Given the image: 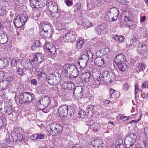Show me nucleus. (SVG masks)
<instances>
[{
    "label": "nucleus",
    "instance_id": "nucleus-40",
    "mask_svg": "<svg viewBox=\"0 0 148 148\" xmlns=\"http://www.w3.org/2000/svg\"><path fill=\"white\" fill-rule=\"evenodd\" d=\"M65 84H66V87L69 90H74L76 87L74 84L71 83H66Z\"/></svg>",
    "mask_w": 148,
    "mask_h": 148
},
{
    "label": "nucleus",
    "instance_id": "nucleus-41",
    "mask_svg": "<svg viewBox=\"0 0 148 148\" xmlns=\"http://www.w3.org/2000/svg\"><path fill=\"white\" fill-rule=\"evenodd\" d=\"M35 137V139H42L44 137V135L43 134H36L34 135Z\"/></svg>",
    "mask_w": 148,
    "mask_h": 148
},
{
    "label": "nucleus",
    "instance_id": "nucleus-14",
    "mask_svg": "<svg viewBox=\"0 0 148 148\" xmlns=\"http://www.w3.org/2000/svg\"><path fill=\"white\" fill-rule=\"evenodd\" d=\"M107 25L105 24L101 23L95 27L96 32L97 34L100 35L106 33L107 29Z\"/></svg>",
    "mask_w": 148,
    "mask_h": 148
},
{
    "label": "nucleus",
    "instance_id": "nucleus-11",
    "mask_svg": "<svg viewBox=\"0 0 148 148\" xmlns=\"http://www.w3.org/2000/svg\"><path fill=\"white\" fill-rule=\"evenodd\" d=\"M119 10H116V11H110L107 12V15L106 16V20L109 22H112L117 20L119 13Z\"/></svg>",
    "mask_w": 148,
    "mask_h": 148
},
{
    "label": "nucleus",
    "instance_id": "nucleus-59",
    "mask_svg": "<svg viewBox=\"0 0 148 148\" xmlns=\"http://www.w3.org/2000/svg\"><path fill=\"white\" fill-rule=\"evenodd\" d=\"M5 66L4 62L2 60H0V69H2Z\"/></svg>",
    "mask_w": 148,
    "mask_h": 148
},
{
    "label": "nucleus",
    "instance_id": "nucleus-27",
    "mask_svg": "<svg viewBox=\"0 0 148 148\" xmlns=\"http://www.w3.org/2000/svg\"><path fill=\"white\" fill-rule=\"evenodd\" d=\"M122 10L121 13L122 14V16L123 15L124 16L125 18H131L133 16V15L132 12L128 11H126V10Z\"/></svg>",
    "mask_w": 148,
    "mask_h": 148
},
{
    "label": "nucleus",
    "instance_id": "nucleus-16",
    "mask_svg": "<svg viewBox=\"0 0 148 148\" xmlns=\"http://www.w3.org/2000/svg\"><path fill=\"white\" fill-rule=\"evenodd\" d=\"M44 56L43 55L40 53H37L34 56L33 58L31 59L32 62H37L39 63H41L43 60Z\"/></svg>",
    "mask_w": 148,
    "mask_h": 148
},
{
    "label": "nucleus",
    "instance_id": "nucleus-48",
    "mask_svg": "<svg viewBox=\"0 0 148 148\" xmlns=\"http://www.w3.org/2000/svg\"><path fill=\"white\" fill-rule=\"evenodd\" d=\"M109 75H110V79L112 80L111 81V83L115 80V79H114V76H115L114 74L112 72H110L109 73Z\"/></svg>",
    "mask_w": 148,
    "mask_h": 148
},
{
    "label": "nucleus",
    "instance_id": "nucleus-17",
    "mask_svg": "<svg viewBox=\"0 0 148 148\" xmlns=\"http://www.w3.org/2000/svg\"><path fill=\"white\" fill-rule=\"evenodd\" d=\"M73 95L75 97L81 98L83 96L82 88V86H77L73 90Z\"/></svg>",
    "mask_w": 148,
    "mask_h": 148
},
{
    "label": "nucleus",
    "instance_id": "nucleus-43",
    "mask_svg": "<svg viewBox=\"0 0 148 148\" xmlns=\"http://www.w3.org/2000/svg\"><path fill=\"white\" fill-rule=\"evenodd\" d=\"M20 17H21V19H22V21L23 23V24L24 25L25 23L27 21L28 19V16L27 15L24 16L23 15H20Z\"/></svg>",
    "mask_w": 148,
    "mask_h": 148
},
{
    "label": "nucleus",
    "instance_id": "nucleus-19",
    "mask_svg": "<svg viewBox=\"0 0 148 148\" xmlns=\"http://www.w3.org/2000/svg\"><path fill=\"white\" fill-rule=\"evenodd\" d=\"M81 77L83 81L85 82H88L90 78H92L90 71L88 70L86 72L82 73L81 75Z\"/></svg>",
    "mask_w": 148,
    "mask_h": 148
},
{
    "label": "nucleus",
    "instance_id": "nucleus-3",
    "mask_svg": "<svg viewBox=\"0 0 148 148\" xmlns=\"http://www.w3.org/2000/svg\"><path fill=\"white\" fill-rule=\"evenodd\" d=\"M63 127L60 124L52 123L48 125L46 127V130L48 133L51 135H57L61 132Z\"/></svg>",
    "mask_w": 148,
    "mask_h": 148
},
{
    "label": "nucleus",
    "instance_id": "nucleus-1",
    "mask_svg": "<svg viewBox=\"0 0 148 148\" xmlns=\"http://www.w3.org/2000/svg\"><path fill=\"white\" fill-rule=\"evenodd\" d=\"M75 113L73 107L64 105L59 108L58 113V114L61 117H66L68 115L71 118L74 116Z\"/></svg>",
    "mask_w": 148,
    "mask_h": 148
},
{
    "label": "nucleus",
    "instance_id": "nucleus-8",
    "mask_svg": "<svg viewBox=\"0 0 148 148\" xmlns=\"http://www.w3.org/2000/svg\"><path fill=\"white\" fill-rule=\"evenodd\" d=\"M136 135L134 134H131L127 135L125 138L124 143L127 148L132 147L136 142Z\"/></svg>",
    "mask_w": 148,
    "mask_h": 148
},
{
    "label": "nucleus",
    "instance_id": "nucleus-10",
    "mask_svg": "<svg viewBox=\"0 0 148 148\" xmlns=\"http://www.w3.org/2000/svg\"><path fill=\"white\" fill-rule=\"evenodd\" d=\"M13 78V76H10L1 81L0 82V90H4L10 88L12 84L11 82Z\"/></svg>",
    "mask_w": 148,
    "mask_h": 148
},
{
    "label": "nucleus",
    "instance_id": "nucleus-15",
    "mask_svg": "<svg viewBox=\"0 0 148 148\" xmlns=\"http://www.w3.org/2000/svg\"><path fill=\"white\" fill-rule=\"evenodd\" d=\"M60 79L59 76L52 75L49 77L47 79L48 84L51 85H55L60 82Z\"/></svg>",
    "mask_w": 148,
    "mask_h": 148
},
{
    "label": "nucleus",
    "instance_id": "nucleus-5",
    "mask_svg": "<svg viewBox=\"0 0 148 148\" xmlns=\"http://www.w3.org/2000/svg\"><path fill=\"white\" fill-rule=\"evenodd\" d=\"M76 38V35L75 32L70 31L66 33V31H64L62 34L60 36V40L62 42L64 41L72 42L74 41Z\"/></svg>",
    "mask_w": 148,
    "mask_h": 148
},
{
    "label": "nucleus",
    "instance_id": "nucleus-44",
    "mask_svg": "<svg viewBox=\"0 0 148 148\" xmlns=\"http://www.w3.org/2000/svg\"><path fill=\"white\" fill-rule=\"evenodd\" d=\"M139 86L136 84L135 85L134 93L136 95L139 92H141L143 90L139 88ZM136 96V95H135Z\"/></svg>",
    "mask_w": 148,
    "mask_h": 148
},
{
    "label": "nucleus",
    "instance_id": "nucleus-47",
    "mask_svg": "<svg viewBox=\"0 0 148 148\" xmlns=\"http://www.w3.org/2000/svg\"><path fill=\"white\" fill-rule=\"evenodd\" d=\"M48 51L49 52L51 55H54L56 51L55 47L53 46L52 47L51 49H49V51Z\"/></svg>",
    "mask_w": 148,
    "mask_h": 148
},
{
    "label": "nucleus",
    "instance_id": "nucleus-60",
    "mask_svg": "<svg viewBox=\"0 0 148 148\" xmlns=\"http://www.w3.org/2000/svg\"><path fill=\"white\" fill-rule=\"evenodd\" d=\"M71 148H81L80 145L78 143L74 145Z\"/></svg>",
    "mask_w": 148,
    "mask_h": 148
},
{
    "label": "nucleus",
    "instance_id": "nucleus-7",
    "mask_svg": "<svg viewBox=\"0 0 148 148\" xmlns=\"http://www.w3.org/2000/svg\"><path fill=\"white\" fill-rule=\"evenodd\" d=\"M50 99L48 97H43L39 101L40 105L39 109L45 113L48 112L50 111L49 108L47 109V106L50 103Z\"/></svg>",
    "mask_w": 148,
    "mask_h": 148
},
{
    "label": "nucleus",
    "instance_id": "nucleus-45",
    "mask_svg": "<svg viewBox=\"0 0 148 148\" xmlns=\"http://www.w3.org/2000/svg\"><path fill=\"white\" fill-rule=\"evenodd\" d=\"M37 75L38 77V79H40L41 78L45 76V74L44 72H42L41 71H37Z\"/></svg>",
    "mask_w": 148,
    "mask_h": 148
},
{
    "label": "nucleus",
    "instance_id": "nucleus-28",
    "mask_svg": "<svg viewBox=\"0 0 148 148\" xmlns=\"http://www.w3.org/2000/svg\"><path fill=\"white\" fill-rule=\"evenodd\" d=\"M123 23L124 24L126 25L127 26H131L132 25V21L131 18H123Z\"/></svg>",
    "mask_w": 148,
    "mask_h": 148
},
{
    "label": "nucleus",
    "instance_id": "nucleus-62",
    "mask_svg": "<svg viewBox=\"0 0 148 148\" xmlns=\"http://www.w3.org/2000/svg\"><path fill=\"white\" fill-rule=\"evenodd\" d=\"M105 57H103V58H102L104 61H106V62H108L109 59V57L107 55H105Z\"/></svg>",
    "mask_w": 148,
    "mask_h": 148
},
{
    "label": "nucleus",
    "instance_id": "nucleus-49",
    "mask_svg": "<svg viewBox=\"0 0 148 148\" xmlns=\"http://www.w3.org/2000/svg\"><path fill=\"white\" fill-rule=\"evenodd\" d=\"M93 108L94 106L93 105H89L87 106L86 110L89 112V111H91L93 109Z\"/></svg>",
    "mask_w": 148,
    "mask_h": 148
},
{
    "label": "nucleus",
    "instance_id": "nucleus-55",
    "mask_svg": "<svg viewBox=\"0 0 148 148\" xmlns=\"http://www.w3.org/2000/svg\"><path fill=\"white\" fill-rule=\"evenodd\" d=\"M123 142L122 140H119L118 141H117L116 143V144L120 146L121 145H123Z\"/></svg>",
    "mask_w": 148,
    "mask_h": 148
},
{
    "label": "nucleus",
    "instance_id": "nucleus-54",
    "mask_svg": "<svg viewBox=\"0 0 148 148\" xmlns=\"http://www.w3.org/2000/svg\"><path fill=\"white\" fill-rule=\"evenodd\" d=\"M103 136L106 139H108L110 137V134L109 132H105L103 134Z\"/></svg>",
    "mask_w": 148,
    "mask_h": 148
},
{
    "label": "nucleus",
    "instance_id": "nucleus-63",
    "mask_svg": "<svg viewBox=\"0 0 148 148\" xmlns=\"http://www.w3.org/2000/svg\"><path fill=\"white\" fill-rule=\"evenodd\" d=\"M3 122L2 120L0 119V130H1V129L3 128Z\"/></svg>",
    "mask_w": 148,
    "mask_h": 148
},
{
    "label": "nucleus",
    "instance_id": "nucleus-32",
    "mask_svg": "<svg viewBox=\"0 0 148 148\" xmlns=\"http://www.w3.org/2000/svg\"><path fill=\"white\" fill-rule=\"evenodd\" d=\"M84 41L82 40V38H80L78 39L76 42L77 47L78 49L81 48L84 44Z\"/></svg>",
    "mask_w": 148,
    "mask_h": 148
},
{
    "label": "nucleus",
    "instance_id": "nucleus-9",
    "mask_svg": "<svg viewBox=\"0 0 148 148\" xmlns=\"http://www.w3.org/2000/svg\"><path fill=\"white\" fill-rule=\"evenodd\" d=\"M64 69L63 71L65 74V76H67L68 75L73 73H77V67L74 65L67 63L64 65L63 66Z\"/></svg>",
    "mask_w": 148,
    "mask_h": 148
},
{
    "label": "nucleus",
    "instance_id": "nucleus-33",
    "mask_svg": "<svg viewBox=\"0 0 148 148\" xmlns=\"http://www.w3.org/2000/svg\"><path fill=\"white\" fill-rule=\"evenodd\" d=\"M40 46V41L39 40H36L35 41L34 43L32 46L31 49L32 50H36L39 48Z\"/></svg>",
    "mask_w": 148,
    "mask_h": 148
},
{
    "label": "nucleus",
    "instance_id": "nucleus-18",
    "mask_svg": "<svg viewBox=\"0 0 148 148\" xmlns=\"http://www.w3.org/2000/svg\"><path fill=\"white\" fill-rule=\"evenodd\" d=\"M21 18V17L19 15L17 16L13 20V23L14 25L17 28H20L22 25H24Z\"/></svg>",
    "mask_w": 148,
    "mask_h": 148
},
{
    "label": "nucleus",
    "instance_id": "nucleus-26",
    "mask_svg": "<svg viewBox=\"0 0 148 148\" xmlns=\"http://www.w3.org/2000/svg\"><path fill=\"white\" fill-rule=\"evenodd\" d=\"M4 111L3 112L4 114L6 115H8L11 114L13 111V108L11 105H8L4 108Z\"/></svg>",
    "mask_w": 148,
    "mask_h": 148
},
{
    "label": "nucleus",
    "instance_id": "nucleus-46",
    "mask_svg": "<svg viewBox=\"0 0 148 148\" xmlns=\"http://www.w3.org/2000/svg\"><path fill=\"white\" fill-rule=\"evenodd\" d=\"M142 50V52H143V53H146L147 51V47L145 45H142L140 47Z\"/></svg>",
    "mask_w": 148,
    "mask_h": 148
},
{
    "label": "nucleus",
    "instance_id": "nucleus-6",
    "mask_svg": "<svg viewBox=\"0 0 148 148\" xmlns=\"http://www.w3.org/2000/svg\"><path fill=\"white\" fill-rule=\"evenodd\" d=\"M33 94L29 92L22 93L18 96L19 102L20 104L26 103L29 104L33 100Z\"/></svg>",
    "mask_w": 148,
    "mask_h": 148
},
{
    "label": "nucleus",
    "instance_id": "nucleus-34",
    "mask_svg": "<svg viewBox=\"0 0 148 148\" xmlns=\"http://www.w3.org/2000/svg\"><path fill=\"white\" fill-rule=\"evenodd\" d=\"M92 23L88 19H86L85 21H84L82 24L84 27L87 28L92 26Z\"/></svg>",
    "mask_w": 148,
    "mask_h": 148
},
{
    "label": "nucleus",
    "instance_id": "nucleus-36",
    "mask_svg": "<svg viewBox=\"0 0 148 148\" xmlns=\"http://www.w3.org/2000/svg\"><path fill=\"white\" fill-rule=\"evenodd\" d=\"M9 139L11 142H16L18 140V136L15 133H12L9 136Z\"/></svg>",
    "mask_w": 148,
    "mask_h": 148
},
{
    "label": "nucleus",
    "instance_id": "nucleus-51",
    "mask_svg": "<svg viewBox=\"0 0 148 148\" xmlns=\"http://www.w3.org/2000/svg\"><path fill=\"white\" fill-rule=\"evenodd\" d=\"M65 3L68 6H70L72 5L73 3L70 0H64Z\"/></svg>",
    "mask_w": 148,
    "mask_h": 148
},
{
    "label": "nucleus",
    "instance_id": "nucleus-4",
    "mask_svg": "<svg viewBox=\"0 0 148 148\" xmlns=\"http://www.w3.org/2000/svg\"><path fill=\"white\" fill-rule=\"evenodd\" d=\"M110 72L107 71L103 70L102 72V75H100L97 78H94V82L96 84L98 85L100 83H108L109 82L111 83L110 75H109Z\"/></svg>",
    "mask_w": 148,
    "mask_h": 148
},
{
    "label": "nucleus",
    "instance_id": "nucleus-37",
    "mask_svg": "<svg viewBox=\"0 0 148 148\" xmlns=\"http://www.w3.org/2000/svg\"><path fill=\"white\" fill-rule=\"evenodd\" d=\"M48 7H50L53 9H58V7L56 3L53 2H50L48 3Z\"/></svg>",
    "mask_w": 148,
    "mask_h": 148
},
{
    "label": "nucleus",
    "instance_id": "nucleus-31",
    "mask_svg": "<svg viewBox=\"0 0 148 148\" xmlns=\"http://www.w3.org/2000/svg\"><path fill=\"white\" fill-rule=\"evenodd\" d=\"M87 62L88 61H84L79 58L78 59L77 62L81 68H84L86 66Z\"/></svg>",
    "mask_w": 148,
    "mask_h": 148
},
{
    "label": "nucleus",
    "instance_id": "nucleus-25",
    "mask_svg": "<svg viewBox=\"0 0 148 148\" xmlns=\"http://www.w3.org/2000/svg\"><path fill=\"white\" fill-rule=\"evenodd\" d=\"M105 63L106 61L101 57L96 58L94 61L95 64L99 67L102 66Z\"/></svg>",
    "mask_w": 148,
    "mask_h": 148
},
{
    "label": "nucleus",
    "instance_id": "nucleus-30",
    "mask_svg": "<svg viewBox=\"0 0 148 148\" xmlns=\"http://www.w3.org/2000/svg\"><path fill=\"white\" fill-rule=\"evenodd\" d=\"M91 129L95 132H97L98 130H99L100 128V125L99 124L97 123H94L91 125Z\"/></svg>",
    "mask_w": 148,
    "mask_h": 148
},
{
    "label": "nucleus",
    "instance_id": "nucleus-42",
    "mask_svg": "<svg viewBox=\"0 0 148 148\" xmlns=\"http://www.w3.org/2000/svg\"><path fill=\"white\" fill-rule=\"evenodd\" d=\"M19 61V60L18 59H13L11 61V66H16L17 64V62H18Z\"/></svg>",
    "mask_w": 148,
    "mask_h": 148
},
{
    "label": "nucleus",
    "instance_id": "nucleus-13",
    "mask_svg": "<svg viewBox=\"0 0 148 148\" xmlns=\"http://www.w3.org/2000/svg\"><path fill=\"white\" fill-rule=\"evenodd\" d=\"M29 1L32 8L36 9L41 8L46 3V0H29Z\"/></svg>",
    "mask_w": 148,
    "mask_h": 148
},
{
    "label": "nucleus",
    "instance_id": "nucleus-56",
    "mask_svg": "<svg viewBox=\"0 0 148 148\" xmlns=\"http://www.w3.org/2000/svg\"><path fill=\"white\" fill-rule=\"evenodd\" d=\"M142 87L145 88H148V81H145L142 84Z\"/></svg>",
    "mask_w": 148,
    "mask_h": 148
},
{
    "label": "nucleus",
    "instance_id": "nucleus-64",
    "mask_svg": "<svg viewBox=\"0 0 148 148\" xmlns=\"http://www.w3.org/2000/svg\"><path fill=\"white\" fill-rule=\"evenodd\" d=\"M16 1L17 2L20 4H22L24 3L25 1V0H16Z\"/></svg>",
    "mask_w": 148,
    "mask_h": 148
},
{
    "label": "nucleus",
    "instance_id": "nucleus-22",
    "mask_svg": "<svg viewBox=\"0 0 148 148\" xmlns=\"http://www.w3.org/2000/svg\"><path fill=\"white\" fill-rule=\"evenodd\" d=\"M78 116L80 119L87 121L88 119V116L86 114V113L83 109H81L78 114Z\"/></svg>",
    "mask_w": 148,
    "mask_h": 148
},
{
    "label": "nucleus",
    "instance_id": "nucleus-52",
    "mask_svg": "<svg viewBox=\"0 0 148 148\" xmlns=\"http://www.w3.org/2000/svg\"><path fill=\"white\" fill-rule=\"evenodd\" d=\"M144 134L146 138H148V127H146L144 130Z\"/></svg>",
    "mask_w": 148,
    "mask_h": 148
},
{
    "label": "nucleus",
    "instance_id": "nucleus-39",
    "mask_svg": "<svg viewBox=\"0 0 148 148\" xmlns=\"http://www.w3.org/2000/svg\"><path fill=\"white\" fill-rule=\"evenodd\" d=\"M53 46H54L51 43H49L46 44L43 48L44 49L45 51H48L49 50L51 49Z\"/></svg>",
    "mask_w": 148,
    "mask_h": 148
},
{
    "label": "nucleus",
    "instance_id": "nucleus-35",
    "mask_svg": "<svg viewBox=\"0 0 148 148\" xmlns=\"http://www.w3.org/2000/svg\"><path fill=\"white\" fill-rule=\"evenodd\" d=\"M31 62V61L29 60L28 62H26L24 66L25 69L29 70H32L33 69V66Z\"/></svg>",
    "mask_w": 148,
    "mask_h": 148
},
{
    "label": "nucleus",
    "instance_id": "nucleus-38",
    "mask_svg": "<svg viewBox=\"0 0 148 148\" xmlns=\"http://www.w3.org/2000/svg\"><path fill=\"white\" fill-rule=\"evenodd\" d=\"M52 10V11L50 10L49 12H51V14L52 17H53L56 18L59 17V14L58 12V10Z\"/></svg>",
    "mask_w": 148,
    "mask_h": 148
},
{
    "label": "nucleus",
    "instance_id": "nucleus-20",
    "mask_svg": "<svg viewBox=\"0 0 148 148\" xmlns=\"http://www.w3.org/2000/svg\"><path fill=\"white\" fill-rule=\"evenodd\" d=\"M102 143V142L100 141L99 143V140L98 139H95L90 142L89 146L90 148H99L100 147L99 145L100 144H101Z\"/></svg>",
    "mask_w": 148,
    "mask_h": 148
},
{
    "label": "nucleus",
    "instance_id": "nucleus-50",
    "mask_svg": "<svg viewBox=\"0 0 148 148\" xmlns=\"http://www.w3.org/2000/svg\"><path fill=\"white\" fill-rule=\"evenodd\" d=\"M76 6L77 9L83 8V6L81 5L80 2L77 3L76 4Z\"/></svg>",
    "mask_w": 148,
    "mask_h": 148
},
{
    "label": "nucleus",
    "instance_id": "nucleus-23",
    "mask_svg": "<svg viewBox=\"0 0 148 148\" xmlns=\"http://www.w3.org/2000/svg\"><path fill=\"white\" fill-rule=\"evenodd\" d=\"M109 92L110 95V97L112 98H117L120 96V93L119 92L116 91L112 88H111Z\"/></svg>",
    "mask_w": 148,
    "mask_h": 148
},
{
    "label": "nucleus",
    "instance_id": "nucleus-2",
    "mask_svg": "<svg viewBox=\"0 0 148 148\" xmlns=\"http://www.w3.org/2000/svg\"><path fill=\"white\" fill-rule=\"evenodd\" d=\"M114 61L120 71L124 72L127 69V62L125 57L123 54L118 55L114 59Z\"/></svg>",
    "mask_w": 148,
    "mask_h": 148
},
{
    "label": "nucleus",
    "instance_id": "nucleus-12",
    "mask_svg": "<svg viewBox=\"0 0 148 148\" xmlns=\"http://www.w3.org/2000/svg\"><path fill=\"white\" fill-rule=\"evenodd\" d=\"M52 32V29L50 25L46 24L43 26L40 34L45 37L49 38L50 37Z\"/></svg>",
    "mask_w": 148,
    "mask_h": 148
},
{
    "label": "nucleus",
    "instance_id": "nucleus-58",
    "mask_svg": "<svg viewBox=\"0 0 148 148\" xmlns=\"http://www.w3.org/2000/svg\"><path fill=\"white\" fill-rule=\"evenodd\" d=\"M145 64L143 63H141L139 67V69L140 70H143L145 69Z\"/></svg>",
    "mask_w": 148,
    "mask_h": 148
},
{
    "label": "nucleus",
    "instance_id": "nucleus-24",
    "mask_svg": "<svg viewBox=\"0 0 148 148\" xmlns=\"http://www.w3.org/2000/svg\"><path fill=\"white\" fill-rule=\"evenodd\" d=\"M8 36L4 32H3L0 36V44H4L5 43L8 41Z\"/></svg>",
    "mask_w": 148,
    "mask_h": 148
},
{
    "label": "nucleus",
    "instance_id": "nucleus-29",
    "mask_svg": "<svg viewBox=\"0 0 148 148\" xmlns=\"http://www.w3.org/2000/svg\"><path fill=\"white\" fill-rule=\"evenodd\" d=\"M14 72L16 76H21L24 73L23 69L18 66L16 67L15 69L14 70Z\"/></svg>",
    "mask_w": 148,
    "mask_h": 148
},
{
    "label": "nucleus",
    "instance_id": "nucleus-57",
    "mask_svg": "<svg viewBox=\"0 0 148 148\" xmlns=\"http://www.w3.org/2000/svg\"><path fill=\"white\" fill-rule=\"evenodd\" d=\"M124 39V37L122 36L119 35V36L118 38L117 41L119 42H121L123 41Z\"/></svg>",
    "mask_w": 148,
    "mask_h": 148
},
{
    "label": "nucleus",
    "instance_id": "nucleus-53",
    "mask_svg": "<svg viewBox=\"0 0 148 148\" xmlns=\"http://www.w3.org/2000/svg\"><path fill=\"white\" fill-rule=\"evenodd\" d=\"M31 84L34 86H36L37 85V80L36 79H32L31 81Z\"/></svg>",
    "mask_w": 148,
    "mask_h": 148
},
{
    "label": "nucleus",
    "instance_id": "nucleus-61",
    "mask_svg": "<svg viewBox=\"0 0 148 148\" xmlns=\"http://www.w3.org/2000/svg\"><path fill=\"white\" fill-rule=\"evenodd\" d=\"M4 76V73L2 71H0V80L3 79Z\"/></svg>",
    "mask_w": 148,
    "mask_h": 148
},
{
    "label": "nucleus",
    "instance_id": "nucleus-21",
    "mask_svg": "<svg viewBox=\"0 0 148 148\" xmlns=\"http://www.w3.org/2000/svg\"><path fill=\"white\" fill-rule=\"evenodd\" d=\"M92 54L89 50V51H87V55L83 54L82 55L80 58L82 59L84 61H88L89 60H90L92 61Z\"/></svg>",
    "mask_w": 148,
    "mask_h": 148
}]
</instances>
